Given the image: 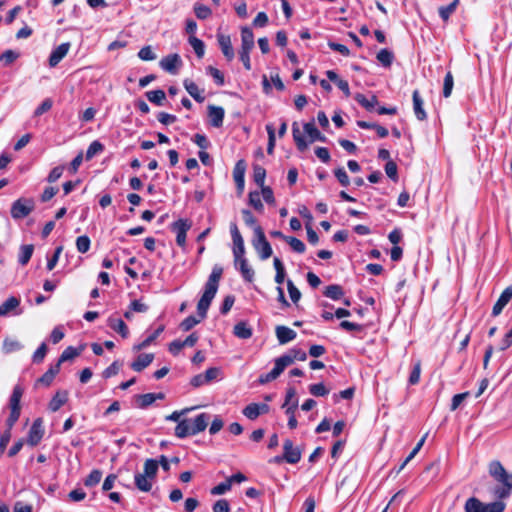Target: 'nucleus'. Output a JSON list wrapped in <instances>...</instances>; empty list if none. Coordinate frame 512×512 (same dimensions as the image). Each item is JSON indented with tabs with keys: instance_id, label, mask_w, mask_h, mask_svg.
<instances>
[{
	"instance_id": "obj_28",
	"label": "nucleus",
	"mask_w": 512,
	"mask_h": 512,
	"mask_svg": "<svg viewBox=\"0 0 512 512\" xmlns=\"http://www.w3.org/2000/svg\"><path fill=\"white\" fill-rule=\"evenodd\" d=\"M233 333L240 339H249L252 337V328L245 321L238 322L233 329Z\"/></svg>"
},
{
	"instance_id": "obj_52",
	"label": "nucleus",
	"mask_w": 512,
	"mask_h": 512,
	"mask_svg": "<svg viewBox=\"0 0 512 512\" xmlns=\"http://www.w3.org/2000/svg\"><path fill=\"white\" fill-rule=\"evenodd\" d=\"M266 131L268 134L267 153L271 155L275 148V128L272 124H267Z\"/></svg>"
},
{
	"instance_id": "obj_51",
	"label": "nucleus",
	"mask_w": 512,
	"mask_h": 512,
	"mask_svg": "<svg viewBox=\"0 0 512 512\" xmlns=\"http://www.w3.org/2000/svg\"><path fill=\"white\" fill-rule=\"evenodd\" d=\"M385 173L394 182L398 181V168L394 161L389 160L385 164Z\"/></svg>"
},
{
	"instance_id": "obj_49",
	"label": "nucleus",
	"mask_w": 512,
	"mask_h": 512,
	"mask_svg": "<svg viewBox=\"0 0 512 512\" xmlns=\"http://www.w3.org/2000/svg\"><path fill=\"white\" fill-rule=\"evenodd\" d=\"M102 478V472L100 470H92L84 481L85 486L93 487L97 485Z\"/></svg>"
},
{
	"instance_id": "obj_33",
	"label": "nucleus",
	"mask_w": 512,
	"mask_h": 512,
	"mask_svg": "<svg viewBox=\"0 0 512 512\" xmlns=\"http://www.w3.org/2000/svg\"><path fill=\"white\" fill-rule=\"evenodd\" d=\"M292 364V359L285 354L275 359V366L272 369L273 374L278 378L286 367Z\"/></svg>"
},
{
	"instance_id": "obj_7",
	"label": "nucleus",
	"mask_w": 512,
	"mask_h": 512,
	"mask_svg": "<svg viewBox=\"0 0 512 512\" xmlns=\"http://www.w3.org/2000/svg\"><path fill=\"white\" fill-rule=\"evenodd\" d=\"M283 456L289 464H296L301 460L302 451L299 447L294 446L292 440L286 439L283 443Z\"/></svg>"
},
{
	"instance_id": "obj_32",
	"label": "nucleus",
	"mask_w": 512,
	"mask_h": 512,
	"mask_svg": "<svg viewBox=\"0 0 512 512\" xmlns=\"http://www.w3.org/2000/svg\"><path fill=\"white\" fill-rule=\"evenodd\" d=\"M145 96L150 102L157 106H162L166 100V94L162 89L147 91Z\"/></svg>"
},
{
	"instance_id": "obj_25",
	"label": "nucleus",
	"mask_w": 512,
	"mask_h": 512,
	"mask_svg": "<svg viewBox=\"0 0 512 512\" xmlns=\"http://www.w3.org/2000/svg\"><path fill=\"white\" fill-rule=\"evenodd\" d=\"M355 101L365 108L367 111H373L375 107L378 105V98L375 95H372L370 99H368L365 95L361 93H357L354 96Z\"/></svg>"
},
{
	"instance_id": "obj_14",
	"label": "nucleus",
	"mask_w": 512,
	"mask_h": 512,
	"mask_svg": "<svg viewBox=\"0 0 512 512\" xmlns=\"http://www.w3.org/2000/svg\"><path fill=\"white\" fill-rule=\"evenodd\" d=\"M208 116L210 124L215 128H220L223 125L225 110L220 106L209 105Z\"/></svg>"
},
{
	"instance_id": "obj_2",
	"label": "nucleus",
	"mask_w": 512,
	"mask_h": 512,
	"mask_svg": "<svg viewBox=\"0 0 512 512\" xmlns=\"http://www.w3.org/2000/svg\"><path fill=\"white\" fill-rule=\"evenodd\" d=\"M488 471L490 476L501 486H495L491 492L497 499L508 498L512 491V473L509 474L500 461L494 460L489 463Z\"/></svg>"
},
{
	"instance_id": "obj_50",
	"label": "nucleus",
	"mask_w": 512,
	"mask_h": 512,
	"mask_svg": "<svg viewBox=\"0 0 512 512\" xmlns=\"http://www.w3.org/2000/svg\"><path fill=\"white\" fill-rule=\"evenodd\" d=\"M285 241L290 245V247L297 253H304L306 246L305 244L298 238L289 236L285 238Z\"/></svg>"
},
{
	"instance_id": "obj_29",
	"label": "nucleus",
	"mask_w": 512,
	"mask_h": 512,
	"mask_svg": "<svg viewBox=\"0 0 512 512\" xmlns=\"http://www.w3.org/2000/svg\"><path fill=\"white\" fill-rule=\"evenodd\" d=\"M190 435H194L192 433L191 419H184L179 421L175 427V436L178 438H185Z\"/></svg>"
},
{
	"instance_id": "obj_64",
	"label": "nucleus",
	"mask_w": 512,
	"mask_h": 512,
	"mask_svg": "<svg viewBox=\"0 0 512 512\" xmlns=\"http://www.w3.org/2000/svg\"><path fill=\"white\" fill-rule=\"evenodd\" d=\"M213 512H229L230 506L226 499H219L213 505Z\"/></svg>"
},
{
	"instance_id": "obj_23",
	"label": "nucleus",
	"mask_w": 512,
	"mask_h": 512,
	"mask_svg": "<svg viewBox=\"0 0 512 512\" xmlns=\"http://www.w3.org/2000/svg\"><path fill=\"white\" fill-rule=\"evenodd\" d=\"M183 85L186 89V91L189 93V95L198 103H202L205 100V97L202 95V92L196 83L189 79H185L183 81Z\"/></svg>"
},
{
	"instance_id": "obj_60",
	"label": "nucleus",
	"mask_w": 512,
	"mask_h": 512,
	"mask_svg": "<svg viewBox=\"0 0 512 512\" xmlns=\"http://www.w3.org/2000/svg\"><path fill=\"white\" fill-rule=\"evenodd\" d=\"M138 57L143 61H152L156 59V54L153 52L151 46H144L138 52Z\"/></svg>"
},
{
	"instance_id": "obj_6",
	"label": "nucleus",
	"mask_w": 512,
	"mask_h": 512,
	"mask_svg": "<svg viewBox=\"0 0 512 512\" xmlns=\"http://www.w3.org/2000/svg\"><path fill=\"white\" fill-rule=\"evenodd\" d=\"M171 228L176 232V243L178 246L184 248L186 245V234L191 228V223L187 219H178L173 222Z\"/></svg>"
},
{
	"instance_id": "obj_34",
	"label": "nucleus",
	"mask_w": 512,
	"mask_h": 512,
	"mask_svg": "<svg viewBox=\"0 0 512 512\" xmlns=\"http://www.w3.org/2000/svg\"><path fill=\"white\" fill-rule=\"evenodd\" d=\"M33 251L34 246L32 244L22 245L20 247V253L18 257L19 264L25 266L30 261Z\"/></svg>"
},
{
	"instance_id": "obj_22",
	"label": "nucleus",
	"mask_w": 512,
	"mask_h": 512,
	"mask_svg": "<svg viewBox=\"0 0 512 512\" xmlns=\"http://www.w3.org/2000/svg\"><path fill=\"white\" fill-rule=\"evenodd\" d=\"M254 48V34L249 27H243L241 30V49L251 51Z\"/></svg>"
},
{
	"instance_id": "obj_8",
	"label": "nucleus",
	"mask_w": 512,
	"mask_h": 512,
	"mask_svg": "<svg viewBox=\"0 0 512 512\" xmlns=\"http://www.w3.org/2000/svg\"><path fill=\"white\" fill-rule=\"evenodd\" d=\"M159 65L164 71L175 75L177 74L178 68L182 65V60L176 53L169 54L160 60Z\"/></svg>"
},
{
	"instance_id": "obj_19",
	"label": "nucleus",
	"mask_w": 512,
	"mask_h": 512,
	"mask_svg": "<svg viewBox=\"0 0 512 512\" xmlns=\"http://www.w3.org/2000/svg\"><path fill=\"white\" fill-rule=\"evenodd\" d=\"M107 325L112 330L120 334L121 337L127 338L129 336V329L122 319L111 316L107 320Z\"/></svg>"
},
{
	"instance_id": "obj_58",
	"label": "nucleus",
	"mask_w": 512,
	"mask_h": 512,
	"mask_svg": "<svg viewBox=\"0 0 512 512\" xmlns=\"http://www.w3.org/2000/svg\"><path fill=\"white\" fill-rule=\"evenodd\" d=\"M202 319L199 318L197 319L195 316H188L186 317L181 323H180V328L183 330V331H189L191 330L194 326H196L198 323H200Z\"/></svg>"
},
{
	"instance_id": "obj_4",
	"label": "nucleus",
	"mask_w": 512,
	"mask_h": 512,
	"mask_svg": "<svg viewBox=\"0 0 512 512\" xmlns=\"http://www.w3.org/2000/svg\"><path fill=\"white\" fill-rule=\"evenodd\" d=\"M252 244L261 260L268 259L273 253L272 247L267 241L263 229L260 226H256L254 228V239Z\"/></svg>"
},
{
	"instance_id": "obj_27",
	"label": "nucleus",
	"mask_w": 512,
	"mask_h": 512,
	"mask_svg": "<svg viewBox=\"0 0 512 512\" xmlns=\"http://www.w3.org/2000/svg\"><path fill=\"white\" fill-rule=\"evenodd\" d=\"M20 305V299L15 296H10L0 305V316H7L10 312L14 311Z\"/></svg>"
},
{
	"instance_id": "obj_26",
	"label": "nucleus",
	"mask_w": 512,
	"mask_h": 512,
	"mask_svg": "<svg viewBox=\"0 0 512 512\" xmlns=\"http://www.w3.org/2000/svg\"><path fill=\"white\" fill-rule=\"evenodd\" d=\"M304 132L309 136L310 142L320 141L325 142L326 137L316 128L313 122H308L303 125Z\"/></svg>"
},
{
	"instance_id": "obj_37",
	"label": "nucleus",
	"mask_w": 512,
	"mask_h": 512,
	"mask_svg": "<svg viewBox=\"0 0 512 512\" xmlns=\"http://www.w3.org/2000/svg\"><path fill=\"white\" fill-rule=\"evenodd\" d=\"M273 265L276 270L275 282L280 286L285 280V268L282 261L277 257L274 258Z\"/></svg>"
},
{
	"instance_id": "obj_47",
	"label": "nucleus",
	"mask_w": 512,
	"mask_h": 512,
	"mask_svg": "<svg viewBox=\"0 0 512 512\" xmlns=\"http://www.w3.org/2000/svg\"><path fill=\"white\" fill-rule=\"evenodd\" d=\"M104 150V146L99 141H93L87 151H86V160H91L95 155L101 153Z\"/></svg>"
},
{
	"instance_id": "obj_30",
	"label": "nucleus",
	"mask_w": 512,
	"mask_h": 512,
	"mask_svg": "<svg viewBox=\"0 0 512 512\" xmlns=\"http://www.w3.org/2000/svg\"><path fill=\"white\" fill-rule=\"evenodd\" d=\"M292 134H293V139L295 141L297 149L301 152L305 151L308 147V143L306 142L304 136L301 134V131L299 129V125L297 122H294L292 124Z\"/></svg>"
},
{
	"instance_id": "obj_35",
	"label": "nucleus",
	"mask_w": 512,
	"mask_h": 512,
	"mask_svg": "<svg viewBox=\"0 0 512 512\" xmlns=\"http://www.w3.org/2000/svg\"><path fill=\"white\" fill-rule=\"evenodd\" d=\"M323 294L332 300H339L344 295V292L340 285L332 284L325 288Z\"/></svg>"
},
{
	"instance_id": "obj_5",
	"label": "nucleus",
	"mask_w": 512,
	"mask_h": 512,
	"mask_svg": "<svg viewBox=\"0 0 512 512\" xmlns=\"http://www.w3.org/2000/svg\"><path fill=\"white\" fill-rule=\"evenodd\" d=\"M35 208V201L32 198L21 197L11 205V217L15 220L27 217Z\"/></svg>"
},
{
	"instance_id": "obj_18",
	"label": "nucleus",
	"mask_w": 512,
	"mask_h": 512,
	"mask_svg": "<svg viewBox=\"0 0 512 512\" xmlns=\"http://www.w3.org/2000/svg\"><path fill=\"white\" fill-rule=\"evenodd\" d=\"M275 332L277 340L280 344H286L290 341H293L297 336L293 329L283 325L277 326Z\"/></svg>"
},
{
	"instance_id": "obj_15",
	"label": "nucleus",
	"mask_w": 512,
	"mask_h": 512,
	"mask_svg": "<svg viewBox=\"0 0 512 512\" xmlns=\"http://www.w3.org/2000/svg\"><path fill=\"white\" fill-rule=\"evenodd\" d=\"M234 266L239 270L245 281L252 282L254 280L255 272L248 264V260L246 258L234 260Z\"/></svg>"
},
{
	"instance_id": "obj_36",
	"label": "nucleus",
	"mask_w": 512,
	"mask_h": 512,
	"mask_svg": "<svg viewBox=\"0 0 512 512\" xmlns=\"http://www.w3.org/2000/svg\"><path fill=\"white\" fill-rule=\"evenodd\" d=\"M459 4V0H454L450 4L446 6L439 7V16L441 19L446 22L450 18V16L455 12L457 6Z\"/></svg>"
},
{
	"instance_id": "obj_9",
	"label": "nucleus",
	"mask_w": 512,
	"mask_h": 512,
	"mask_svg": "<svg viewBox=\"0 0 512 512\" xmlns=\"http://www.w3.org/2000/svg\"><path fill=\"white\" fill-rule=\"evenodd\" d=\"M44 430L42 428V420L36 419L28 432L27 443L34 447L38 445L43 438Z\"/></svg>"
},
{
	"instance_id": "obj_20",
	"label": "nucleus",
	"mask_w": 512,
	"mask_h": 512,
	"mask_svg": "<svg viewBox=\"0 0 512 512\" xmlns=\"http://www.w3.org/2000/svg\"><path fill=\"white\" fill-rule=\"evenodd\" d=\"M154 360V354L144 353L140 354L135 361L131 363V368L136 372H141L143 369L148 367Z\"/></svg>"
},
{
	"instance_id": "obj_59",
	"label": "nucleus",
	"mask_w": 512,
	"mask_h": 512,
	"mask_svg": "<svg viewBox=\"0 0 512 512\" xmlns=\"http://www.w3.org/2000/svg\"><path fill=\"white\" fill-rule=\"evenodd\" d=\"M207 73L215 80L217 85H224V75L219 69L213 66H208Z\"/></svg>"
},
{
	"instance_id": "obj_13",
	"label": "nucleus",
	"mask_w": 512,
	"mask_h": 512,
	"mask_svg": "<svg viewBox=\"0 0 512 512\" xmlns=\"http://www.w3.org/2000/svg\"><path fill=\"white\" fill-rule=\"evenodd\" d=\"M217 41H218L219 47H220L223 55L227 59V61L233 60L235 53H234V49L232 47L230 36L218 33Z\"/></svg>"
},
{
	"instance_id": "obj_43",
	"label": "nucleus",
	"mask_w": 512,
	"mask_h": 512,
	"mask_svg": "<svg viewBox=\"0 0 512 512\" xmlns=\"http://www.w3.org/2000/svg\"><path fill=\"white\" fill-rule=\"evenodd\" d=\"M188 41H189V44L194 49L197 57L202 58L204 56V52H205L204 42L195 36H190Z\"/></svg>"
},
{
	"instance_id": "obj_55",
	"label": "nucleus",
	"mask_w": 512,
	"mask_h": 512,
	"mask_svg": "<svg viewBox=\"0 0 512 512\" xmlns=\"http://www.w3.org/2000/svg\"><path fill=\"white\" fill-rule=\"evenodd\" d=\"M245 246H244V240H235L233 241V256L234 260L245 258Z\"/></svg>"
},
{
	"instance_id": "obj_24",
	"label": "nucleus",
	"mask_w": 512,
	"mask_h": 512,
	"mask_svg": "<svg viewBox=\"0 0 512 512\" xmlns=\"http://www.w3.org/2000/svg\"><path fill=\"white\" fill-rule=\"evenodd\" d=\"M135 486L142 492H149L152 489L154 479L143 473L135 474Z\"/></svg>"
},
{
	"instance_id": "obj_38",
	"label": "nucleus",
	"mask_w": 512,
	"mask_h": 512,
	"mask_svg": "<svg viewBox=\"0 0 512 512\" xmlns=\"http://www.w3.org/2000/svg\"><path fill=\"white\" fill-rule=\"evenodd\" d=\"M23 395V388L16 385L10 397V409L20 410V400Z\"/></svg>"
},
{
	"instance_id": "obj_3",
	"label": "nucleus",
	"mask_w": 512,
	"mask_h": 512,
	"mask_svg": "<svg viewBox=\"0 0 512 512\" xmlns=\"http://www.w3.org/2000/svg\"><path fill=\"white\" fill-rule=\"evenodd\" d=\"M505 503L502 501H494L491 503H483L476 497L467 499L464 510L465 512H503Z\"/></svg>"
},
{
	"instance_id": "obj_48",
	"label": "nucleus",
	"mask_w": 512,
	"mask_h": 512,
	"mask_svg": "<svg viewBox=\"0 0 512 512\" xmlns=\"http://www.w3.org/2000/svg\"><path fill=\"white\" fill-rule=\"evenodd\" d=\"M249 204L257 211L262 212L264 209L263 203L260 198V192L251 191L249 193Z\"/></svg>"
},
{
	"instance_id": "obj_63",
	"label": "nucleus",
	"mask_w": 512,
	"mask_h": 512,
	"mask_svg": "<svg viewBox=\"0 0 512 512\" xmlns=\"http://www.w3.org/2000/svg\"><path fill=\"white\" fill-rule=\"evenodd\" d=\"M121 368V364L118 361H114L110 366H108L104 371L102 376L105 379H108L112 376H115L119 373Z\"/></svg>"
},
{
	"instance_id": "obj_46",
	"label": "nucleus",
	"mask_w": 512,
	"mask_h": 512,
	"mask_svg": "<svg viewBox=\"0 0 512 512\" xmlns=\"http://www.w3.org/2000/svg\"><path fill=\"white\" fill-rule=\"evenodd\" d=\"M453 86H454L453 75L450 71H448L444 77V82H443V96L445 98H448L451 95Z\"/></svg>"
},
{
	"instance_id": "obj_12",
	"label": "nucleus",
	"mask_w": 512,
	"mask_h": 512,
	"mask_svg": "<svg viewBox=\"0 0 512 512\" xmlns=\"http://www.w3.org/2000/svg\"><path fill=\"white\" fill-rule=\"evenodd\" d=\"M165 398L164 393H146L135 396L137 406L141 409H145L152 405L156 400H163Z\"/></svg>"
},
{
	"instance_id": "obj_31",
	"label": "nucleus",
	"mask_w": 512,
	"mask_h": 512,
	"mask_svg": "<svg viewBox=\"0 0 512 512\" xmlns=\"http://www.w3.org/2000/svg\"><path fill=\"white\" fill-rule=\"evenodd\" d=\"M68 399V393L66 391H60L55 394L49 403V409L53 412L58 411Z\"/></svg>"
},
{
	"instance_id": "obj_11",
	"label": "nucleus",
	"mask_w": 512,
	"mask_h": 512,
	"mask_svg": "<svg viewBox=\"0 0 512 512\" xmlns=\"http://www.w3.org/2000/svg\"><path fill=\"white\" fill-rule=\"evenodd\" d=\"M245 171H246V163L244 160H239L234 167L233 170V178L238 190V193L241 194L244 190L245 185Z\"/></svg>"
},
{
	"instance_id": "obj_45",
	"label": "nucleus",
	"mask_w": 512,
	"mask_h": 512,
	"mask_svg": "<svg viewBox=\"0 0 512 512\" xmlns=\"http://www.w3.org/2000/svg\"><path fill=\"white\" fill-rule=\"evenodd\" d=\"M265 177H266V170L260 165H254L253 166L254 182L260 187L265 186L264 185Z\"/></svg>"
},
{
	"instance_id": "obj_44",
	"label": "nucleus",
	"mask_w": 512,
	"mask_h": 512,
	"mask_svg": "<svg viewBox=\"0 0 512 512\" xmlns=\"http://www.w3.org/2000/svg\"><path fill=\"white\" fill-rule=\"evenodd\" d=\"M243 415L249 420H255L260 416L258 403L248 404L242 411Z\"/></svg>"
},
{
	"instance_id": "obj_39",
	"label": "nucleus",
	"mask_w": 512,
	"mask_h": 512,
	"mask_svg": "<svg viewBox=\"0 0 512 512\" xmlns=\"http://www.w3.org/2000/svg\"><path fill=\"white\" fill-rule=\"evenodd\" d=\"M298 407V400H295L292 404H290L287 408L285 413L288 415V427L290 429H295L298 425L297 419L295 417V412Z\"/></svg>"
},
{
	"instance_id": "obj_1",
	"label": "nucleus",
	"mask_w": 512,
	"mask_h": 512,
	"mask_svg": "<svg viewBox=\"0 0 512 512\" xmlns=\"http://www.w3.org/2000/svg\"><path fill=\"white\" fill-rule=\"evenodd\" d=\"M222 274L223 268L218 264L214 265L211 274L209 275L208 280L205 283L204 292L197 304V313L201 319H205L207 316V311L218 291L219 282L222 278Z\"/></svg>"
},
{
	"instance_id": "obj_16",
	"label": "nucleus",
	"mask_w": 512,
	"mask_h": 512,
	"mask_svg": "<svg viewBox=\"0 0 512 512\" xmlns=\"http://www.w3.org/2000/svg\"><path fill=\"white\" fill-rule=\"evenodd\" d=\"M512 299V286H508L500 295L498 300L493 306L492 309V315L498 316L504 307L509 303V301Z\"/></svg>"
},
{
	"instance_id": "obj_61",
	"label": "nucleus",
	"mask_w": 512,
	"mask_h": 512,
	"mask_svg": "<svg viewBox=\"0 0 512 512\" xmlns=\"http://www.w3.org/2000/svg\"><path fill=\"white\" fill-rule=\"evenodd\" d=\"M287 289L292 302L296 304L301 298V293L290 279L287 280Z\"/></svg>"
},
{
	"instance_id": "obj_53",
	"label": "nucleus",
	"mask_w": 512,
	"mask_h": 512,
	"mask_svg": "<svg viewBox=\"0 0 512 512\" xmlns=\"http://www.w3.org/2000/svg\"><path fill=\"white\" fill-rule=\"evenodd\" d=\"M309 392L315 397H323L328 395L329 390L324 386L323 383L311 384L309 386Z\"/></svg>"
},
{
	"instance_id": "obj_62",
	"label": "nucleus",
	"mask_w": 512,
	"mask_h": 512,
	"mask_svg": "<svg viewBox=\"0 0 512 512\" xmlns=\"http://www.w3.org/2000/svg\"><path fill=\"white\" fill-rule=\"evenodd\" d=\"M334 174L342 186L347 187L350 184L349 176L343 167L335 169Z\"/></svg>"
},
{
	"instance_id": "obj_17",
	"label": "nucleus",
	"mask_w": 512,
	"mask_h": 512,
	"mask_svg": "<svg viewBox=\"0 0 512 512\" xmlns=\"http://www.w3.org/2000/svg\"><path fill=\"white\" fill-rule=\"evenodd\" d=\"M412 100H413V110H414V114H415L416 118L419 121L426 120L427 114L423 108L424 101H423L418 90L413 91Z\"/></svg>"
},
{
	"instance_id": "obj_10",
	"label": "nucleus",
	"mask_w": 512,
	"mask_h": 512,
	"mask_svg": "<svg viewBox=\"0 0 512 512\" xmlns=\"http://www.w3.org/2000/svg\"><path fill=\"white\" fill-rule=\"evenodd\" d=\"M71 44L69 42L62 43L54 48L49 56L50 67H56L62 59L68 54Z\"/></svg>"
},
{
	"instance_id": "obj_40",
	"label": "nucleus",
	"mask_w": 512,
	"mask_h": 512,
	"mask_svg": "<svg viewBox=\"0 0 512 512\" xmlns=\"http://www.w3.org/2000/svg\"><path fill=\"white\" fill-rule=\"evenodd\" d=\"M158 471V461L155 459H147L144 463L143 474L155 480Z\"/></svg>"
},
{
	"instance_id": "obj_57",
	"label": "nucleus",
	"mask_w": 512,
	"mask_h": 512,
	"mask_svg": "<svg viewBox=\"0 0 512 512\" xmlns=\"http://www.w3.org/2000/svg\"><path fill=\"white\" fill-rule=\"evenodd\" d=\"M339 327L345 331L349 332H362L364 327L361 324L353 323L347 320H343L340 322Z\"/></svg>"
},
{
	"instance_id": "obj_41",
	"label": "nucleus",
	"mask_w": 512,
	"mask_h": 512,
	"mask_svg": "<svg viewBox=\"0 0 512 512\" xmlns=\"http://www.w3.org/2000/svg\"><path fill=\"white\" fill-rule=\"evenodd\" d=\"M164 331V326L161 325L158 327L151 335H149L145 340H143L140 344L134 347L135 350H142L148 347L152 342H154L157 337Z\"/></svg>"
},
{
	"instance_id": "obj_54",
	"label": "nucleus",
	"mask_w": 512,
	"mask_h": 512,
	"mask_svg": "<svg viewBox=\"0 0 512 512\" xmlns=\"http://www.w3.org/2000/svg\"><path fill=\"white\" fill-rule=\"evenodd\" d=\"M80 354V350L72 347V346H69L67 347L61 354V356L59 357V362L63 363L65 361H68V360H72L74 359L75 357H77L78 355Z\"/></svg>"
},
{
	"instance_id": "obj_56",
	"label": "nucleus",
	"mask_w": 512,
	"mask_h": 512,
	"mask_svg": "<svg viewBox=\"0 0 512 512\" xmlns=\"http://www.w3.org/2000/svg\"><path fill=\"white\" fill-rule=\"evenodd\" d=\"M91 241L88 236L82 235L76 239V247L78 252L86 253L90 248Z\"/></svg>"
},
{
	"instance_id": "obj_42",
	"label": "nucleus",
	"mask_w": 512,
	"mask_h": 512,
	"mask_svg": "<svg viewBox=\"0 0 512 512\" xmlns=\"http://www.w3.org/2000/svg\"><path fill=\"white\" fill-rule=\"evenodd\" d=\"M376 58L384 67H390L393 62L394 55L390 50L385 48L381 49L377 53Z\"/></svg>"
},
{
	"instance_id": "obj_21",
	"label": "nucleus",
	"mask_w": 512,
	"mask_h": 512,
	"mask_svg": "<svg viewBox=\"0 0 512 512\" xmlns=\"http://www.w3.org/2000/svg\"><path fill=\"white\" fill-rule=\"evenodd\" d=\"M209 419L210 415L207 413H201L197 415L194 419H191L192 433L196 435L204 431L207 428Z\"/></svg>"
}]
</instances>
